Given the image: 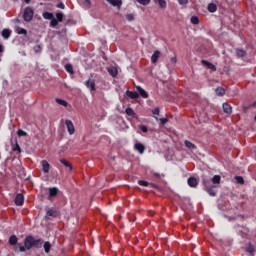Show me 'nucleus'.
<instances>
[{"instance_id": "obj_11", "label": "nucleus", "mask_w": 256, "mask_h": 256, "mask_svg": "<svg viewBox=\"0 0 256 256\" xmlns=\"http://www.w3.org/2000/svg\"><path fill=\"white\" fill-rule=\"evenodd\" d=\"M135 151H138L140 155H143L145 153V145L141 144L140 142H137L134 144Z\"/></svg>"}, {"instance_id": "obj_17", "label": "nucleus", "mask_w": 256, "mask_h": 256, "mask_svg": "<svg viewBox=\"0 0 256 256\" xmlns=\"http://www.w3.org/2000/svg\"><path fill=\"white\" fill-rule=\"evenodd\" d=\"M126 95L127 97H129L130 99H139V93H137L136 91H126Z\"/></svg>"}, {"instance_id": "obj_41", "label": "nucleus", "mask_w": 256, "mask_h": 256, "mask_svg": "<svg viewBox=\"0 0 256 256\" xmlns=\"http://www.w3.org/2000/svg\"><path fill=\"white\" fill-rule=\"evenodd\" d=\"M12 151H18V153H21V146H19V143H15V145L12 147Z\"/></svg>"}, {"instance_id": "obj_26", "label": "nucleus", "mask_w": 256, "mask_h": 256, "mask_svg": "<svg viewBox=\"0 0 256 256\" xmlns=\"http://www.w3.org/2000/svg\"><path fill=\"white\" fill-rule=\"evenodd\" d=\"M215 93L216 95H218V97H223V95H225V90L223 89V87H217L215 89Z\"/></svg>"}, {"instance_id": "obj_20", "label": "nucleus", "mask_w": 256, "mask_h": 256, "mask_svg": "<svg viewBox=\"0 0 256 256\" xmlns=\"http://www.w3.org/2000/svg\"><path fill=\"white\" fill-rule=\"evenodd\" d=\"M33 247H35L36 249H41V247H43V240H42V238H39V239H35L34 238Z\"/></svg>"}, {"instance_id": "obj_22", "label": "nucleus", "mask_w": 256, "mask_h": 256, "mask_svg": "<svg viewBox=\"0 0 256 256\" xmlns=\"http://www.w3.org/2000/svg\"><path fill=\"white\" fill-rule=\"evenodd\" d=\"M247 253H249L251 256H254L253 253H255V246L251 243L248 244L246 247Z\"/></svg>"}, {"instance_id": "obj_35", "label": "nucleus", "mask_w": 256, "mask_h": 256, "mask_svg": "<svg viewBox=\"0 0 256 256\" xmlns=\"http://www.w3.org/2000/svg\"><path fill=\"white\" fill-rule=\"evenodd\" d=\"M16 32L18 35H27V31L21 27L16 28Z\"/></svg>"}, {"instance_id": "obj_32", "label": "nucleus", "mask_w": 256, "mask_h": 256, "mask_svg": "<svg viewBox=\"0 0 256 256\" xmlns=\"http://www.w3.org/2000/svg\"><path fill=\"white\" fill-rule=\"evenodd\" d=\"M82 6L84 9H89L91 7V0H82Z\"/></svg>"}, {"instance_id": "obj_40", "label": "nucleus", "mask_w": 256, "mask_h": 256, "mask_svg": "<svg viewBox=\"0 0 256 256\" xmlns=\"http://www.w3.org/2000/svg\"><path fill=\"white\" fill-rule=\"evenodd\" d=\"M136 1L140 5H144V6H147V5H149V3H151V0H136Z\"/></svg>"}, {"instance_id": "obj_34", "label": "nucleus", "mask_w": 256, "mask_h": 256, "mask_svg": "<svg viewBox=\"0 0 256 256\" xmlns=\"http://www.w3.org/2000/svg\"><path fill=\"white\" fill-rule=\"evenodd\" d=\"M43 17H44V19H48L51 21L54 16H53V13H51V12H44Z\"/></svg>"}, {"instance_id": "obj_28", "label": "nucleus", "mask_w": 256, "mask_h": 256, "mask_svg": "<svg viewBox=\"0 0 256 256\" xmlns=\"http://www.w3.org/2000/svg\"><path fill=\"white\" fill-rule=\"evenodd\" d=\"M60 163H62V165H64V167H68L70 169V171H73V165H71V163H69L67 160L61 159Z\"/></svg>"}, {"instance_id": "obj_19", "label": "nucleus", "mask_w": 256, "mask_h": 256, "mask_svg": "<svg viewBox=\"0 0 256 256\" xmlns=\"http://www.w3.org/2000/svg\"><path fill=\"white\" fill-rule=\"evenodd\" d=\"M85 85L86 87L90 88L91 91H96L95 80L89 79L88 81H86Z\"/></svg>"}, {"instance_id": "obj_50", "label": "nucleus", "mask_w": 256, "mask_h": 256, "mask_svg": "<svg viewBox=\"0 0 256 256\" xmlns=\"http://www.w3.org/2000/svg\"><path fill=\"white\" fill-rule=\"evenodd\" d=\"M188 1H189V0H178V3H179L180 5H187Z\"/></svg>"}, {"instance_id": "obj_49", "label": "nucleus", "mask_w": 256, "mask_h": 256, "mask_svg": "<svg viewBox=\"0 0 256 256\" xmlns=\"http://www.w3.org/2000/svg\"><path fill=\"white\" fill-rule=\"evenodd\" d=\"M169 119L167 118H160V123L161 125H165L166 123H168Z\"/></svg>"}, {"instance_id": "obj_1", "label": "nucleus", "mask_w": 256, "mask_h": 256, "mask_svg": "<svg viewBox=\"0 0 256 256\" xmlns=\"http://www.w3.org/2000/svg\"><path fill=\"white\" fill-rule=\"evenodd\" d=\"M34 245V237L29 235L26 236L24 239V246L21 245L19 247L15 248V253H25V251H29L30 249H33Z\"/></svg>"}, {"instance_id": "obj_8", "label": "nucleus", "mask_w": 256, "mask_h": 256, "mask_svg": "<svg viewBox=\"0 0 256 256\" xmlns=\"http://www.w3.org/2000/svg\"><path fill=\"white\" fill-rule=\"evenodd\" d=\"M14 203L18 207H21L25 203V196H23V194L21 193L17 194L15 197Z\"/></svg>"}, {"instance_id": "obj_47", "label": "nucleus", "mask_w": 256, "mask_h": 256, "mask_svg": "<svg viewBox=\"0 0 256 256\" xmlns=\"http://www.w3.org/2000/svg\"><path fill=\"white\" fill-rule=\"evenodd\" d=\"M34 52H35V53H41V45H36V46L34 47Z\"/></svg>"}, {"instance_id": "obj_36", "label": "nucleus", "mask_w": 256, "mask_h": 256, "mask_svg": "<svg viewBox=\"0 0 256 256\" xmlns=\"http://www.w3.org/2000/svg\"><path fill=\"white\" fill-rule=\"evenodd\" d=\"M192 25H199V17L197 16H192L190 19Z\"/></svg>"}, {"instance_id": "obj_21", "label": "nucleus", "mask_w": 256, "mask_h": 256, "mask_svg": "<svg viewBox=\"0 0 256 256\" xmlns=\"http://www.w3.org/2000/svg\"><path fill=\"white\" fill-rule=\"evenodd\" d=\"M2 37L4 39H9L11 37V30L5 28L2 30Z\"/></svg>"}, {"instance_id": "obj_27", "label": "nucleus", "mask_w": 256, "mask_h": 256, "mask_svg": "<svg viewBox=\"0 0 256 256\" xmlns=\"http://www.w3.org/2000/svg\"><path fill=\"white\" fill-rule=\"evenodd\" d=\"M43 247H44L45 253L51 252V242L49 241L44 242Z\"/></svg>"}, {"instance_id": "obj_23", "label": "nucleus", "mask_w": 256, "mask_h": 256, "mask_svg": "<svg viewBox=\"0 0 256 256\" xmlns=\"http://www.w3.org/2000/svg\"><path fill=\"white\" fill-rule=\"evenodd\" d=\"M154 3H158L160 9H165L167 7V1L165 0H154Z\"/></svg>"}, {"instance_id": "obj_31", "label": "nucleus", "mask_w": 256, "mask_h": 256, "mask_svg": "<svg viewBox=\"0 0 256 256\" xmlns=\"http://www.w3.org/2000/svg\"><path fill=\"white\" fill-rule=\"evenodd\" d=\"M56 103H58V105H62L63 107H67V105H69V103H67V101H65L61 98H56Z\"/></svg>"}, {"instance_id": "obj_12", "label": "nucleus", "mask_w": 256, "mask_h": 256, "mask_svg": "<svg viewBox=\"0 0 256 256\" xmlns=\"http://www.w3.org/2000/svg\"><path fill=\"white\" fill-rule=\"evenodd\" d=\"M201 63L202 65H204V67H207V69H210V71H217V67H215L213 63L207 60H202Z\"/></svg>"}, {"instance_id": "obj_38", "label": "nucleus", "mask_w": 256, "mask_h": 256, "mask_svg": "<svg viewBox=\"0 0 256 256\" xmlns=\"http://www.w3.org/2000/svg\"><path fill=\"white\" fill-rule=\"evenodd\" d=\"M235 181H236V183H238L239 185H243V183H245V180L243 179L242 176H235Z\"/></svg>"}, {"instance_id": "obj_2", "label": "nucleus", "mask_w": 256, "mask_h": 256, "mask_svg": "<svg viewBox=\"0 0 256 256\" xmlns=\"http://www.w3.org/2000/svg\"><path fill=\"white\" fill-rule=\"evenodd\" d=\"M202 185L204 186L205 191L209 193L211 197H215V195H217V186L211 184V179L203 176Z\"/></svg>"}, {"instance_id": "obj_54", "label": "nucleus", "mask_w": 256, "mask_h": 256, "mask_svg": "<svg viewBox=\"0 0 256 256\" xmlns=\"http://www.w3.org/2000/svg\"><path fill=\"white\" fill-rule=\"evenodd\" d=\"M24 1H25V3H27V4L31 3V0H24Z\"/></svg>"}, {"instance_id": "obj_18", "label": "nucleus", "mask_w": 256, "mask_h": 256, "mask_svg": "<svg viewBox=\"0 0 256 256\" xmlns=\"http://www.w3.org/2000/svg\"><path fill=\"white\" fill-rule=\"evenodd\" d=\"M139 95H141V97H144V99H147L149 97V94L147 93V91H145L143 88H141V86L136 87Z\"/></svg>"}, {"instance_id": "obj_10", "label": "nucleus", "mask_w": 256, "mask_h": 256, "mask_svg": "<svg viewBox=\"0 0 256 256\" xmlns=\"http://www.w3.org/2000/svg\"><path fill=\"white\" fill-rule=\"evenodd\" d=\"M107 3H109L110 5H112V7H117V9H121V6L123 5V1L122 0H106Z\"/></svg>"}, {"instance_id": "obj_5", "label": "nucleus", "mask_w": 256, "mask_h": 256, "mask_svg": "<svg viewBox=\"0 0 256 256\" xmlns=\"http://www.w3.org/2000/svg\"><path fill=\"white\" fill-rule=\"evenodd\" d=\"M8 243L14 247V252L16 247H21V243H19V238H17V235H11L9 237Z\"/></svg>"}, {"instance_id": "obj_16", "label": "nucleus", "mask_w": 256, "mask_h": 256, "mask_svg": "<svg viewBox=\"0 0 256 256\" xmlns=\"http://www.w3.org/2000/svg\"><path fill=\"white\" fill-rule=\"evenodd\" d=\"M108 73L111 77H117V75H119V70H117V67L111 66L108 68Z\"/></svg>"}, {"instance_id": "obj_46", "label": "nucleus", "mask_w": 256, "mask_h": 256, "mask_svg": "<svg viewBox=\"0 0 256 256\" xmlns=\"http://www.w3.org/2000/svg\"><path fill=\"white\" fill-rule=\"evenodd\" d=\"M139 128L142 131V133H147V131H149L147 126H145V125H141Z\"/></svg>"}, {"instance_id": "obj_7", "label": "nucleus", "mask_w": 256, "mask_h": 256, "mask_svg": "<svg viewBox=\"0 0 256 256\" xmlns=\"http://www.w3.org/2000/svg\"><path fill=\"white\" fill-rule=\"evenodd\" d=\"M48 201H51V199H53V197H56L57 195H59V188L57 187H50L48 188Z\"/></svg>"}, {"instance_id": "obj_42", "label": "nucleus", "mask_w": 256, "mask_h": 256, "mask_svg": "<svg viewBox=\"0 0 256 256\" xmlns=\"http://www.w3.org/2000/svg\"><path fill=\"white\" fill-rule=\"evenodd\" d=\"M138 185H140L141 187H149V182L145 180H139Z\"/></svg>"}, {"instance_id": "obj_45", "label": "nucleus", "mask_w": 256, "mask_h": 256, "mask_svg": "<svg viewBox=\"0 0 256 256\" xmlns=\"http://www.w3.org/2000/svg\"><path fill=\"white\" fill-rule=\"evenodd\" d=\"M126 19L127 21H135V16L133 14H127Z\"/></svg>"}, {"instance_id": "obj_33", "label": "nucleus", "mask_w": 256, "mask_h": 256, "mask_svg": "<svg viewBox=\"0 0 256 256\" xmlns=\"http://www.w3.org/2000/svg\"><path fill=\"white\" fill-rule=\"evenodd\" d=\"M184 144L187 149H195V144H193L191 141L186 140Z\"/></svg>"}, {"instance_id": "obj_55", "label": "nucleus", "mask_w": 256, "mask_h": 256, "mask_svg": "<svg viewBox=\"0 0 256 256\" xmlns=\"http://www.w3.org/2000/svg\"><path fill=\"white\" fill-rule=\"evenodd\" d=\"M156 175V177H159V174H155Z\"/></svg>"}, {"instance_id": "obj_51", "label": "nucleus", "mask_w": 256, "mask_h": 256, "mask_svg": "<svg viewBox=\"0 0 256 256\" xmlns=\"http://www.w3.org/2000/svg\"><path fill=\"white\" fill-rule=\"evenodd\" d=\"M58 9H65V4L60 3L57 5Z\"/></svg>"}, {"instance_id": "obj_48", "label": "nucleus", "mask_w": 256, "mask_h": 256, "mask_svg": "<svg viewBox=\"0 0 256 256\" xmlns=\"http://www.w3.org/2000/svg\"><path fill=\"white\" fill-rule=\"evenodd\" d=\"M152 113H153V115H159V113H160L159 107L154 108L152 110Z\"/></svg>"}, {"instance_id": "obj_4", "label": "nucleus", "mask_w": 256, "mask_h": 256, "mask_svg": "<svg viewBox=\"0 0 256 256\" xmlns=\"http://www.w3.org/2000/svg\"><path fill=\"white\" fill-rule=\"evenodd\" d=\"M45 211H46V219H51V217H59V212H58V210H57V208H49V207H47L46 209H45Z\"/></svg>"}, {"instance_id": "obj_25", "label": "nucleus", "mask_w": 256, "mask_h": 256, "mask_svg": "<svg viewBox=\"0 0 256 256\" xmlns=\"http://www.w3.org/2000/svg\"><path fill=\"white\" fill-rule=\"evenodd\" d=\"M211 181L214 185H219V183H221V176L220 175H214L212 177Z\"/></svg>"}, {"instance_id": "obj_24", "label": "nucleus", "mask_w": 256, "mask_h": 256, "mask_svg": "<svg viewBox=\"0 0 256 256\" xmlns=\"http://www.w3.org/2000/svg\"><path fill=\"white\" fill-rule=\"evenodd\" d=\"M207 9L209 13H215V11H217V5L215 3H210L208 4Z\"/></svg>"}, {"instance_id": "obj_39", "label": "nucleus", "mask_w": 256, "mask_h": 256, "mask_svg": "<svg viewBox=\"0 0 256 256\" xmlns=\"http://www.w3.org/2000/svg\"><path fill=\"white\" fill-rule=\"evenodd\" d=\"M50 26L51 27H57V25H59V22L57 20V18L53 17L51 20H50Z\"/></svg>"}, {"instance_id": "obj_43", "label": "nucleus", "mask_w": 256, "mask_h": 256, "mask_svg": "<svg viewBox=\"0 0 256 256\" xmlns=\"http://www.w3.org/2000/svg\"><path fill=\"white\" fill-rule=\"evenodd\" d=\"M56 20L61 23L63 21V13L59 12L56 14Z\"/></svg>"}, {"instance_id": "obj_3", "label": "nucleus", "mask_w": 256, "mask_h": 256, "mask_svg": "<svg viewBox=\"0 0 256 256\" xmlns=\"http://www.w3.org/2000/svg\"><path fill=\"white\" fill-rule=\"evenodd\" d=\"M34 14H35V12L33 11V9L31 7H26L24 9V13H23L24 21H26V23L33 21Z\"/></svg>"}, {"instance_id": "obj_37", "label": "nucleus", "mask_w": 256, "mask_h": 256, "mask_svg": "<svg viewBox=\"0 0 256 256\" xmlns=\"http://www.w3.org/2000/svg\"><path fill=\"white\" fill-rule=\"evenodd\" d=\"M65 69H66L67 73H70V75H73V65L66 64Z\"/></svg>"}, {"instance_id": "obj_9", "label": "nucleus", "mask_w": 256, "mask_h": 256, "mask_svg": "<svg viewBox=\"0 0 256 256\" xmlns=\"http://www.w3.org/2000/svg\"><path fill=\"white\" fill-rule=\"evenodd\" d=\"M40 165L42 167V171L43 173H49V171L51 170V164H49V162L47 160H42L40 162Z\"/></svg>"}, {"instance_id": "obj_29", "label": "nucleus", "mask_w": 256, "mask_h": 256, "mask_svg": "<svg viewBox=\"0 0 256 256\" xmlns=\"http://www.w3.org/2000/svg\"><path fill=\"white\" fill-rule=\"evenodd\" d=\"M125 113L126 115H128L129 117H134L135 116V111H133V108L131 107H127L125 109Z\"/></svg>"}, {"instance_id": "obj_14", "label": "nucleus", "mask_w": 256, "mask_h": 256, "mask_svg": "<svg viewBox=\"0 0 256 256\" xmlns=\"http://www.w3.org/2000/svg\"><path fill=\"white\" fill-rule=\"evenodd\" d=\"M188 185L189 187L195 188L199 185V181L195 177L188 178Z\"/></svg>"}, {"instance_id": "obj_44", "label": "nucleus", "mask_w": 256, "mask_h": 256, "mask_svg": "<svg viewBox=\"0 0 256 256\" xmlns=\"http://www.w3.org/2000/svg\"><path fill=\"white\" fill-rule=\"evenodd\" d=\"M17 135H18V137H26L27 136V132H25L23 130H18L17 131Z\"/></svg>"}, {"instance_id": "obj_53", "label": "nucleus", "mask_w": 256, "mask_h": 256, "mask_svg": "<svg viewBox=\"0 0 256 256\" xmlns=\"http://www.w3.org/2000/svg\"><path fill=\"white\" fill-rule=\"evenodd\" d=\"M5 51V48L3 47L2 44H0V53H3Z\"/></svg>"}, {"instance_id": "obj_6", "label": "nucleus", "mask_w": 256, "mask_h": 256, "mask_svg": "<svg viewBox=\"0 0 256 256\" xmlns=\"http://www.w3.org/2000/svg\"><path fill=\"white\" fill-rule=\"evenodd\" d=\"M65 125L69 135H75V125L73 124V121L66 119Z\"/></svg>"}, {"instance_id": "obj_15", "label": "nucleus", "mask_w": 256, "mask_h": 256, "mask_svg": "<svg viewBox=\"0 0 256 256\" xmlns=\"http://www.w3.org/2000/svg\"><path fill=\"white\" fill-rule=\"evenodd\" d=\"M159 57H161V52L159 50L154 51L151 61L153 64L157 63L159 61Z\"/></svg>"}, {"instance_id": "obj_52", "label": "nucleus", "mask_w": 256, "mask_h": 256, "mask_svg": "<svg viewBox=\"0 0 256 256\" xmlns=\"http://www.w3.org/2000/svg\"><path fill=\"white\" fill-rule=\"evenodd\" d=\"M171 63H173L175 65V63H177V57L174 56L171 58Z\"/></svg>"}, {"instance_id": "obj_30", "label": "nucleus", "mask_w": 256, "mask_h": 256, "mask_svg": "<svg viewBox=\"0 0 256 256\" xmlns=\"http://www.w3.org/2000/svg\"><path fill=\"white\" fill-rule=\"evenodd\" d=\"M236 55L237 57H245L247 55V52L243 49H236Z\"/></svg>"}, {"instance_id": "obj_56", "label": "nucleus", "mask_w": 256, "mask_h": 256, "mask_svg": "<svg viewBox=\"0 0 256 256\" xmlns=\"http://www.w3.org/2000/svg\"><path fill=\"white\" fill-rule=\"evenodd\" d=\"M0 63H1V58H0Z\"/></svg>"}, {"instance_id": "obj_13", "label": "nucleus", "mask_w": 256, "mask_h": 256, "mask_svg": "<svg viewBox=\"0 0 256 256\" xmlns=\"http://www.w3.org/2000/svg\"><path fill=\"white\" fill-rule=\"evenodd\" d=\"M222 109L227 115H231V113H233V107H231L229 103H223Z\"/></svg>"}]
</instances>
